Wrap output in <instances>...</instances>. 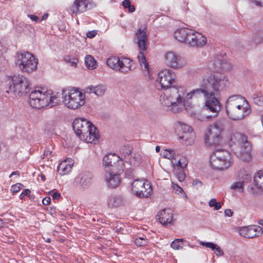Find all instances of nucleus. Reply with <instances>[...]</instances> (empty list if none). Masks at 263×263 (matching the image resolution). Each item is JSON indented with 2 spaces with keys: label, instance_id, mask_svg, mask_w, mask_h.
I'll list each match as a JSON object with an SVG mask.
<instances>
[{
  "label": "nucleus",
  "instance_id": "obj_47",
  "mask_svg": "<svg viewBox=\"0 0 263 263\" xmlns=\"http://www.w3.org/2000/svg\"><path fill=\"white\" fill-rule=\"evenodd\" d=\"M214 251L217 256H222L223 255V251L217 246L216 247V249H214Z\"/></svg>",
  "mask_w": 263,
  "mask_h": 263
},
{
  "label": "nucleus",
  "instance_id": "obj_12",
  "mask_svg": "<svg viewBox=\"0 0 263 263\" xmlns=\"http://www.w3.org/2000/svg\"><path fill=\"white\" fill-rule=\"evenodd\" d=\"M107 65L114 70L126 73L132 70L133 61L126 58L111 57L106 61Z\"/></svg>",
  "mask_w": 263,
  "mask_h": 263
},
{
  "label": "nucleus",
  "instance_id": "obj_49",
  "mask_svg": "<svg viewBox=\"0 0 263 263\" xmlns=\"http://www.w3.org/2000/svg\"><path fill=\"white\" fill-rule=\"evenodd\" d=\"M257 6L263 7V0H250Z\"/></svg>",
  "mask_w": 263,
  "mask_h": 263
},
{
  "label": "nucleus",
  "instance_id": "obj_52",
  "mask_svg": "<svg viewBox=\"0 0 263 263\" xmlns=\"http://www.w3.org/2000/svg\"><path fill=\"white\" fill-rule=\"evenodd\" d=\"M131 5L130 0H124L122 2V5L125 8H127Z\"/></svg>",
  "mask_w": 263,
  "mask_h": 263
},
{
  "label": "nucleus",
  "instance_id": "obj_38",
  "mask_svg": "<svg viewBox=\"0 0 263 263\" xmlns=\"http://www.w3.org/2000/svg\"><path fill=\"white\" fill-rule=\"evenodd\" d=\"M65 61L70 64L72 66H76L78 63L79 60L77 57L67 56L65 58Z\"/></svg>",
  "mask_w": 263,
  "mask_h": 263
},
{
  "label": "nucleus",
  "instance_id": "obj_46",
  "mask_svg": "<svg viewBox=\"0 0 263 263\" xmlns=\"http://www.w3.org/2000/svg\"><path fill=\"white\" fill-rule=\"evenodd\" d=\"M30 191L29 189H25L20 195L21 199H23L25 196H28L30 194Z\"/></svg>",
  "mask_w": 263,
  "mask_h": 263
},
{
  "label": "nucleus",
  "instance_id": "obj_13",
  "mask_svg": "<svg viewBox=\"0 0 263 263\" xmlns=\"http://www.w3.org/2000/svg\"><path fill=\"white\" fill-rule=\"evenodd\" d=\"M103 164L105 172L110 171L115 172L123 171L124 164L119 156L112 154L105 155L103 159Z\"/></svg>",
  "mask_w": 263,
  "mask_h": 263
},
{
  "label": "nucleus",
  "instance_id": "obj_11",
  "mask_svg": "<svg viewBox=\"0 0 263 263\" xmlns=\"http://www.w3.org/2000/svg\"><path fill=\"white\" fill-rule=\"evenodd\" d=\"M16 59V64L22 71L30 73L37 69L38 60L32 54L28 52L18 53Z\"/></svg>",
  "mask_w": 263,
  "mask_h": 263
},
{
  "label": "nucleus",
  "instance_id": "obj_54",
  "mask_svg": "<svg viewBox=\"0 0 263 263\" xmlns=\"http://www.w3.org/2000/svg\"><path fill=\"white\" fill-rule=\"evenodd\" d=\"M28 17L33 21L38 22L39 21V18L38 16L34 15H28Z\"/></svg>",
  "mask_w": 263,
  "mask_h": 263
},
{
  "label": "nucleus",
  "instance_id": "obj_10",
  "mask_svg": "<svg viewBox=\"0 0 263 263\" xmlns=\"http://www.w3.org/2000/svg\"><path fill=\"white\" fill-rule=\"evenodd\" d=\"M135 40H137V43L140 52L137 56V59L141 67L148 71V64L147 62L144 51L147 49L146 43L148 37L146 34V28L141 27L135 34Z\"/></svg>",
  "mask_w": 263,
  "mask_h": 263
},
{
  "label": "nucleus",
  "instance_id": "obj_30",
  "mask_svg": "<svg viewBox=\"0 0 263 263\" xmlns=\"http://www.w3.org/2000/svg\"><path fill=\"white\" fill-rule=\"evenodd\" d=\"M85 63L86 67L89 69H94L97 67V62L93 57L87 55L85 59Z\"/></svg>",
  "mask_w": 263,
  "mask_h": 263
},
{
  "label": "nucleus",
  "instance_id": "obj_6",
  "mask_svg": "<svg viewBox=\"0 0 263 263\" xmlns=\"http://www.w3.org/2000/svg\"><path fill=\"white\" fill-rule=\"evenodd\" d=\"M62 95L64 104L69 109H77L85 103V94L78 89L70 87L63 88Z\"/></svg>",
  "mask_w": 263,
  "mask_h": 263
},
{
  "label": "nucleus",
  "instance_id": "obj_58",
  "mask_svg": "<svg viewBox=\"0 0 263 263\" xmlns=\"http://www.w3.org/2000/svg\"><path fill=\"white\" fill-rule=\"evenodd\" d=\"M208 245V248L211 249L212 250H214V249H216V247L217 246V245L213 242H210Z\"/></svg>",
  "mask_w": 263,
  "mask_h": 263
},
{
  "label": "nucleus",
  "instance_id": "obj_27",
  "mask_svg": "<svg viewBox=\"0 0 263 263\" xmlns=\"http://www.w3.org/2000/svg\"><path fill=\"white\" fill-rule=\"evenodd\" d=\"M179 138L183 140L186 144L191 145L194 142L195 139V135L193 131H191L183 134Z\"/></svg>",
  "mask_w": 263,
  "mask_h": 263
},
{
  "label": "nucleus",
  "instance_id": "obj_40",
  "mask_svg": "<svg viewBox=\"0 0 263 263\" xmlns=\"http://www.w3.org/2000/svg\"><path fill=\"white\" fill-rule=\"evenodd\" d=\"M23 186V185L21 183H16V184L13 185L11 186V191L13 194H15L17 192H18L21 189H22V187Z\"/></svg>",
  "mask_w": 263,
  "mask_h": 263
},
{
  "label": "nucleus",
  "instance_id": "obj_44",
  "mask_svg": "<svg viewBox=\"0 0 263 263\" xmlns=\"http://www.w3.org/2000/svg\"><path fill=\"white\" fill-rule=\"evenodd\" d=\"M177 177L180 182H182L185 179V174L183 171H180L177 173Z\"/></svg>",
  "mask_w": 263,
  "mask_h": 263
},
{
  "label": "nucleus",
  "instance_id": "obj_50",
  "mask_svg": "<svg viewBox=\"0 0 263 263\" xmlns=\"http://www.w3.org/2000/svg\"><path fill=\"white\" fill-rule=\"evenodd\" d=\"M50 202L51 198L49 197H46L42 200V203L44 205H49L50 203Z\"/></svg>",
  "mask_w": 263,
  "mask_h": 263
},
{
  "label": "nucleus",
  "instance_id": "obj_1",
  "mask_svg": "<svg viewBox=\"0 0 263 263\" xmlns=\"http://www.w3.org/2000/svg\"><path fill=\"white\" fill-rule=\"evenodd\" d=\"M230 86V82L227 77L221 73L208 71L202 76L200 88L194 89L186 93L184 89V95L180 100L183 106L192 99H197L203 97L205 99L204 107L206 109L214 113L213 115L206 116L208 119L218 116L220 109V102L216 96L221 91H224Z\"/></svg>",
  "mask_w": 263,
  "mask_h": 263
},
{
  "label": "nucleus",
  "instance_id": "obj_63",
  "mask_svg": "<svg viewBox=\"0 0 263 263\" xmlns=\"http://www.w3.org/2000/svg\"><path fill=\"white\" fill-rule=\"evenodd\" d=\"M20 175V172L18 171L13 172L9 176V178H11L13 175Z\"/></svg>",
  "mask_w": 263,
  "mask_h": 263
},
{
  "label": "nucleus",
  "instance_id": "obj_35",
  "mask_svg": "<svg viewBox=\"0 0 263 263\" xmlns=\"http://www.w3.org/2000/svg\"><path fill=\"white\" fill-rule=\"evenodd\" d=\"M252 99L255 104L258 106H263V97L260 94H254Z\"/></svg>",
  "mask_w": 263,
  "mask_h": 263
},
{
  "label": "nucleus",
  "instance_id": "obj_45",
  "mask_svg": "<svg viewBox=\"0 0 263 263\" xmlns=\"http://www.w3.org/2000/svg\"><path fill=\"white\" fill-rule=\"evenodd\" d=\"M172 187L175 191L176 194H179L183 192V189L177 184H173Z\"/></svg>",
  "mask_w": 263,
  "mask_h": 263
},
{
  "label": "nucleus",
  "instance_id": "obj_29",
  "mask_svg": "<svg viewBox=\"0 0 263 263\" xmlns=\"http://www.w3.org/2000/svg\"><path fill=\"white\" fill-rule=\"evenodd\" d=\"M254 182L255 186L260 189H263V170L260 171L254 176Z\"/></svg>",
  "mask_w": 263,
  "mask_h": 263
},
{
  "label": "nucleus",
  "instance_id": "obj_17",
  "mask_svg": "<svg viewBox=\"0 0 263 263\" xmlns=\"http://www.w3.org/2000/svg\"><path fill=\"white\" fill-rule=\"evenodd\" d=\"M164 58L166 64L171 68L179 69L184 65V64L181 61V57L174 52H166Z\"/></svg>",
  "mask_w": 263,
  "mask_h": 263
},
{
  "label": "nucleus",
  "instance_id": "obj_37",
  "mask_svg": "<svg viewBox=\"0 0 263 263\" xmlns=\"http://www.w3.org/2000/svg\"><path fill=\"white\" fill-rule=\"evenodd\" d=\"M131 153H132V149H131V147L130 146H129L128 145H127V146L124 145L120 149L121 155H123L125 157V158L127 156L130 155L131 154Z\"/></svg>",
  "mask_w": 263,
  "mask_h": 263
},
{
  "label": "nucleus",
  "instance_id": "obj_18",
  "mask_svg": "<svg viewBox=\"0 0 263 263\" xmlns=\"http://www.w3.org/2000/svg\"><path fill=\"white\" fill-rule=\"evenodd\" d=\"M93 178L92 174L89 171H83L76 178V181L84 189L88 188L91 184Z\"/></svg>",
  "mask_w": 263,
  "mask_h": 263
},
{
  "label": "nucleus",
  "instance_id": "obj_56",
  "mask_svg": "<svg viewBox=\"0 0 263 263\" xmlns=\"http://www.w3.org/2000/svg\"><path fill=\"white\" fill-rule=\"evenodd\" d=\"M217 201L215 199H211L209 202V205L210 207H214L215 205V203H216Z\"/></svg>",
  "mask_w": 263,
  "mask_h": 263
},
{
  "label": "nucleus",
  "instance_id": "obj_42",
  "mask_svg": "<svg viewBox=\"0 0 263 263\" xmlns=\"http://www.w3.org/2000/svg\"><path fill=\"white\" fill-rule=\"evenodd\" d=\"M181 128L183 134L193 131L192 128L185 124H182L181 125Z\"/></svg>",
  "mask_w": 263,
  "mask_h": 263
},
{
  "label": "nucleus",
  "instance_id": "obj_57",
  "mask_svg": "<svg viewBox=\"0 0 263 263\" xmlns=\"http://www.w3.org/2000/svg\"><path fill=\"white\" fill-rule=\"evenodd\" d=\"M61 196V194L58 192L54 193L52 195L53 199H58Z\"/></svg>",
  "mask_w": 263,
  "mask_h": 263
},
{
  "label": "nucleus",
  "instance_id": "obj_3",
  "mask_svg": "<svg viewBox=\"0 0 263 263\" xmlns=\"http://www.w3.org/2000/svg\"><path fill=\"white\" fill-rule=\"evenodd\" d=\"M226 109L228 116L233 120L243 119L251 110L248 101L239 95H232L228 98Z\"/></svg>",
  "mask_w": 263,
  "mask_h": 263
},
{
  "label": "nucleus",
  "instance_id": "obj_9",
  "mask_svg": "<svg viewBox=\"0 0 263 263\" xmlns=\"http://www.w3.org/2000/svg\"><path fill=\"white\" fill-rule=\"evenodd\" d=\"M232 163L231 154L223 149H217L210 156L211 166L216 170L228 168Z\"/></svg>",
  "mask_w": 263,
  "mask_h": 263
},
{
  "label": "nucleus",
  "instance_id": "obj_33",
  "mask_svg": "<svg viewBox=\"0 0 263 263\" xmlns=\"http://www.w3.org/2000/svg\"><path fill=\"white\" fill-rule=\"evenodd\" d=\"M161 155L163 156L164 158L168 159H174L175 152L173 149H164L162 152Z\"/></svg>",
  "mask_w": 263,
  "mask_h": 263
},
{
  "label": "nucleus",
  "instance_id": "obj_62",
  "mask_svg": "<svg viewBox=\"0 0 263 263\" xmlns=\"http://www.w3.org/2000/svg\"><path fill=\"white\" fill-rule=\"evenodd\" d=\"M210 242H203V241H201L200 242V245H202V246H204L206 248H208V246Z\"/></svg>",
  "mask_w": 263,
  "mask_h": 263
},
{
  "label": "nucleus",
  "instance_id": "obj_24",
  "mask_svg": "<svg viewBox=\"0 0 263 263\" xmlns=\"http://www.w3.org/2000/svg\"><path fill=\"white\" fill-rule=\"evenodd\" d=\"M87 0H75L70 7L73 13H82L86 10Z\"/></svg>",
  "mask_w": 263,
  "mask_h": 263
},
{
  "label": "nucleus",
  "instance_id": "obj_5",
  "mask_svg": "<svg viewBox=\"0 0 263 263\" xmlns=\"http://www.w3.org/2000/svg\"><path fill=\"white\" fill-rule=\"evenodd\" d=\"M234 144L239 146L235 154L243 161H249L251 159V145L247 137L242 133L235 132L228 137Z\"/></svg>",
  "mask_w": 263,
  "mask_h": 263
},
{
  "label": "nucleus",
  "instance_id": "obj_16",
  "mask_svg": "<svg viewBox=\"0 0 263 263\" xmlns=\"http://www.w3.org/2000/svg\"><path fill=\"white\" fill-rule=\"evenodd\" d=\"M206 39L202 34L193 30L189 36L187 44L192 47H202L206 43Z\"/></svg>",
  "mask_w": 263,
  "mask_h": 263
},
{
  "label": "nucleus",
  "instance_id": "obj_51",
  "mask_svg": "<svg viewBox=\"0 0 263 263\" xmlns=\"http://www.w3.org/2000/svg\"><path fill=\"white\" fill-rule=\"evenodd\" d=\"M97 34V32L95 30L89 31L87 33V36L89 38H93Z\"/></svg>",
  "mask_w": 263,
  "mask_h": 263
},
{
  "label": "nucleus",
  "instance_id": "obj_26",
  "mask_svg": "<svg viewBox=\"0 0 263 263\" xmlns=\"http://www.w3.org/2000/svg\"><path fill=\"white\" fill-rule=\"evenodd\" d=\"M73 164L67 163V161L62 162L58 166V171L61 175L68 174L71 170Z\"/></svg>",
  "mask_w": 263,
  "mask_h": 263
},
{
  "label": "nucleus",
  "instance_id": "obj_22",
  "mask_svg": "<svg viewBox=\"0 0 263 263\" xmlns=\"http://www.w3.org/2000/svg\"><path fill=\"white\" fill-rule=\"evenodd\" d=\"M84 90L85 93H93L96 96L100 97L103 96L105 93L106 90V86L103 84H99L95 86L90 85L86 87Z\"/></svg>",
  "mask_w": 263,
  "mask_h": 263
},
{
  "label": "nucleus",
  "instance_id": "obj_32",
  "mask_svg": "<svg viewBox=\"0 0 263 263\" xmlns=\"http://www.w3.org/2000/svg\"><path fill=\"white\" fill-rule=\"evenodd\" d=\"M186 242L183 239H176L174 240L171 244V247L175 250H179L183 248V243Z\"/></svg>",
  "mask_w": 263,
  "mask_h": 263
},
{
  "label": "nucleus",
  "instance_id": "obj_23",
  "mask_svg": "<svg viewBox=\"0 0 263 263\" xmlns=\"http://www.w3.org/2000/svg\"><path fill=\"white\" fill-rule=\"evenodd\" d=\"M123 199L118 195H110L107 197V204L109 208H115L123 204Z\"/></svg>",
  "mask_w": 263,
  "mask_h": 263
},
{
  "label": "nucleus",
  "instance_id": "obj_60",
  "mask_svg": "<svg viewBox=\"0 0 263 263\" xmlns=\"http://www.w3.org/2000/svg\"><path fill=\"white\" fill-rule=\"evenodd\" d=\"M127 8L128 11L131 13L135 11V7L134 5H130Z\"/></svg>",
  "mask_w": 263,
  "mask_h": 263
},
{
  "label": "nucleus",
  "instance_id": "obj_41",
  "mask_svg": "<svg viewBox=\"0 0 263 263\" xmlns=\"http://www.w3.org/2000/svg\"><path fill=\"white\" fill-rule=\"evenodd\" d=\"M250 230L249 227H243L240 229L239 231V234L244 237H247V236H249V235L247 236L248 233L249 232V231Z\"/></svg>",
  "mask_w": 263,
  "mask_h": 263
},
{
  "label": "nucleus",
  "instance_id": "obj_59",
  "mask_svg": "<svg viewBox=\"0 0 263 263\" xmlns=\"http://www.w3.org/2000/svg\"><path fill=\"white\" fill-rule=\"evenodd\" d=\"M221 207V205L220 202H216L215 203V205L214 206V209L216 210H219Z\"/></svg>",
  "mask_w": 263,
  "mask_h": 263
},
{
  "label": "nucleus",
  "instance_id": "obj_53",
  "mask_svg": "<svg viewBox=\"0 0 263 263\" xmlns=\"http://www.w3.org/2000/svg\"><path fill=\"white\" fill-rule=\"evenodd\" d=\"M224 214L228 217H231L233 215V212L230 209H226L224 211Z\"/></svg>",
  "mask_w": 263,
  "mask_h": 263
},
{
  "label": "nucleus",
  "instance_id": "obj_39",
  "mask_svg": "<svg viewBox=\"0 0 263 263\" xmlns=\"http://www.w3.org/2000/svg\"><path fill=\"white\" fill-rule=\"evenodd\" d=\"M141 162V156L139 155L135 154L132 157V159L130 160V162L133 164L134 165H139Z\"/></svg>",
  "mask_w": 263,
  "mask_h": 263
},
{
  "label": "nucleus",
  "instance_id": "obj_55",
  "mask_svg": "<svg viewBox=\"0 0 263 263\" xmlns=\"http://www.w3.org/2000/svg\"><path fill=\"white\" fill-rule=\"evenodd\" d=\"M177 165L182 168H183L186 166L187 163L185 161L183 162H182L180 160H179L178 161Z\"/></svg>",
  "mask_w": 263,
  "mask_h": 263
},
{
  "label": "nucleus",
  "instance_id": "obj_21",
  "mask_svg": "<svg viewBox=\"0 0 263 263\" xmlns=\"http://www.w3.org/2000/svg\"><path fill=\"white\" fill-rule=\"evenodd\" d=\"M193 32V30L187 28H180L174 32V37L179 42L187 44L189 36L191 33Z\"/></svg>",
  "mask_w": 263,
  "mask_h": 263
},
{
  "label": "nucleus",
  "instance_id": "obj_28",
  "mask_svg": "<svg viewBox=\"0 0 263 263\" xmlns=\"http://www.w3.org/2000/svg\"><path fill=\"white\" fill-rule=\"evenodd\" d=\"M250 230L248 233L247 238H252L254 237H256L259 234H261L263 231V229L261 227L256 226L249 227Z\"/></svg>",
  "mask_w": 263,
  "mask_h": 263
},
{
  "label": "nucleus",
  "instance_id": "obj_8",
  "mask_svg": "<svg viewBox=\"0 0 263 263\" xmlns=\"http://www.w3.org/2000/svg\"><path fill=\"white\" fill-rule=\"evenodd\" d=\"M228 125L226 120L221 119L217 120L209 127L208 134L205 136L204 140L209 145L218 144L221 139V134L226 129Z\"/></svg>",
  "mask_w": 263,
  "mask_h": 263
},
{
  "label": "nucleus",
  "instance_id": "obj_14",
  "mask_svg": "<svg viewBox=\"0 0 263 263\" xmlns=\"http://www.w3.org/2000/svg\"><path fill=\"white\" fill-rule=\"evenodd\" d=\"M132 190L137 197H148L152 193V185L146 180L136 179L132 183Z\"/></svg>",
  "mask_w": 263,
  "mask_h": 263
},
{
  "label": "nucleus",
  "instance_id": "obj_48",
  "mask_svg": "<svg viewBox=\"0 0 263 263\" xmlns=\"http://www.w3.org/2000/svg\"><path fill=\"white\" fill-rule=\"evenodd\" d=\"M193 185L197 188L202 186L203 185V183L202 181L198 180L195 179L193 181Z\"/></svg>",
  "mask_w": 263,
  "mask_h": 263
},
{
  "label": "nucleus",
  "instance_id": "obj_7",
  "mask_svg": "<svg viewBox=\"0 0 263 263\" xmlns=\"http://www.w3.org/2000/svg\"><path fill=\"white\" fill-rule=\"evenodd\" d=\"M30 85L28 79L26 77L22 75L14 76L11 83L5 87L6 92L10 97L28 93L31 89Z\"/></svg>",
  "mask_w": 263,
  "mask_h": 263
},
{
  "label": "nucleus",
  "instance_id": "obj_36",
  "mask_svg": "<svg viewBox=\"0 0 263 263\" xmlns=\"http://www.w3.org/2000/svg\"><path fill=\"white\" fill-rule=\"evenodd\" d=\"M134 242L135 245L139 247L145 246L148 243L147 239L144 237H138L135 239Z\"/></svg>",
  "mask_w": 263,
  "mask_h": 263
},
{
  "label": "nucleus",
  "instance_id": "obj_2",
  "mask_svg": "<svg viewBox=\"0 0 263 263\" xmlns=\"http://www.w3.org/2000/svg\"><path fill=\"white\" fill-rule=\"evenodd\" d=\"M157 81L161 88L165 90L161 97L162 105L174 113L181 111L183 105L180 98L184 95V88L174 85L176 83L174 72L171 70L164 69L159 72Z\"/></svg>",
  "mask_w": 263,
  "mask_h": 263
},
{
  "label": "nucleus",
  "instance_id": "obj_20",
  "mask_svg": "<svg viewBox=\"0 0 263 263\" xmlns=\"http://www.w3.org/2000/svg\"><path fill=\"white\" fill-rule=\"evenodd\" d=\"M159 222L163 225L171 224L173 220V213L171 209H164L157 213Z\"/></svg>",
  "mask_w": 263,
  "mask_h": 263
},
{
  "label": "nucleus",
  "instance_id": "obj_25",
  "mask_svg": "<svg viewBox=\"0 0 263 263\" xmlns=\"http://www.w3.org/2000/svg\"><path fill=\"white\" fill-rule=\"evenodd\" d=\"M46 95H48V98H46L47 104L50 107L57 105L60 102V95L59 92L53 95V92L51 90H47Z\"/></svg>",
  "mask_w": 263,
  "mask_h": 263
},
{
  "label": "nucleus",
  "instance_id": "obj_19",
  "mask_svg": "<svg viewBox=\"0 0 263 263\" xmlns=\"http://www.w3.org/2000/svg\"><path fill=\"white\" fill-rule=\"evenodd\" d=\"M121 172H115L110 171L105 172V180L108 187L110 188H115L117 187L121 182V179L119 177V174Z\"/></svg>",
  "mask_w": 263,
  "mask_h": 263
},
{
  "label": "nucleus",
  "instance_id": "obj_31",
  "mask_svg": "<svg viewBox=\"0 0 263 263\" xmlns=\"http://www.w3.org/2000/svg\"><path fill=\"white\" fill-rule=\"evenodd\" d=\"M239 180L243 182L245 184L246 182H248L251 180V177L245 170H241L238 174Z\"/></svg>",
  "mask_w": 263,
  "mask_h": 263
},
{
  "label": "nucleus",
  "instance_id": "obj_4",
  "mask_svg": "<svg viewBox=\"0 0 263 263\" xmlns=\"http://www.w3.org/2000/svg\"><path fill=\"white\" fill-rule=\"evenodd\" d=\"M76 135L82 141L96 144L99 140V135L97 128L86 119H76L72 123Z\"/></svg>",
  "mask_w": 263,
  "mask_h": 263
},
{
  "label": "nucleus",
  "instance_id": "obj_64",
  "mask_svg": "<svg viewBox=\"0 0 263 263\" xmlns=\"http://www.w3.org/2000/svg\"><path fill=\"white\" fill-rule=\"evenodd\" d=\"M44 239L46 242L49 243L51 242V239L50 238H44Z\"/></svg>",
  "mask_w": 263,
  "mask_h": 263
},
{
  "label": "nucleus",
  "instance_id": "obj_34",
  "mask_svg": "<svg viewBox=\"0 0 263 263\" xmlns=\"http://www.w3.org/2000/svg\"><path fill=\"white\" fill-rule=\"evenodd\" d=\"M243 186L244 184H243V182L238 180L237 181L234 182L232 184L231 189L237 190L240 192H242L243 191Z\"/></svg>",
  "mask_w": 263,
  "mask_h": 263
},
{
  "label": "nucleus",
  "instance_id": "obj_15",
  "mask_svg": "<svg viewBox=\"0 0 263 263\" xmlns=\"http://www.w3.org/2000/svg\"><path fill=\"white\" fill-rule=\"evenodd\" d=\"M47 98L48 95H46V90L45 89L34 90L29 95L28 102L33 108H40L46 105Z\"/></svg>",
  "mask_w": 263,
  "mask_h": 263
},
{
  "label": "nucleus",
  "instance_id": "obj_61",
  "mask_svg": "<svg viewBox=\"0 0 263 263\" xmlns=\"http://www.w3.org/2000/svg\"><path fill=\"white\" fill-rule=\"evenodd\" d=\"M53 124V122H51L50 123H48L47 125H46V129H48V130H52L54 129L53 128H52V127H49L48 126H50L51 124Z\"/></svg>",
  "mask_w": 263,
  "mask_h": 263
},
{
  "label": "nucleus",
  "instance_id": "obj_43",
  "mask_svg": "<svg viewBox=\"0 0 263 263\" xmlns=\"http://www.w3.org/2000/svg\"><path fill=\"white\" fill-rule=\"evenodd\" d=\"M253 41L255 44H259L263 42V35L257 34L253 38Z\"/></svg>",
  "mask_w": 263,
  "mask_h": 263
}]
</instances>
